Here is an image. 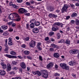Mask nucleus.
Wrapping results in <instances>:
<instances>
[{
    "mask_svg": "<svg viewBox=\"0 0 79 79\" xmlns=\"http://www.w3.org/2000/svg\"><path fill=\"white\" fill-rule=\"evenodd\" d=\"M18 11L19 13L21 14H23L24 13V15L26 16H29L30 15V13H28V12L27 10L23 8H20L18 10Z\"/></svg>",
    "mask_w": 79,
    "mask_h": 79,
    "instance_id": "nucleus-1",
    "label": "nucleus"
},
{
    "mask_svg": "<svg viewBox=\"0 0 79 79\" xmlns=\"http://www.w3.org/2000/svg\"><path fill=\"white\" fill-rule=\"evenodd\" d=\"M60 66L63 69H65V70L69 69V67L67 66L65 63H60Z\"/></svg>",
    "mask_w": 79,
    "mask_h": 79,
    "instance_id": "nucleus-2",
    "label": "nucleus"
},
{
    "mask_svg": "<svg viewBox=\"0 0 79 79\" xmlns=\"http://www.w3.org/2000/svg\"><path fill=\"white\" fill-rule=\"evenodd\" d=\"M55 24H56V23H55L53 24V27L52 28V30L53 31H56L57 30H58L59 29V28L57 25H55Z\"/></svg>",
    "mask_w": 79,
    "mask_h": 79,
    "instance_id": "nucleus-3",
    "label": "nucleus"
},
{
    "mask_svg": "<svg viewBox=\"0 0 79 79\" xmlns=\"http://www.w3.org/2000/svg\"><path fill=\"white\" fill-rule=\"evenodd\" d=\"M48 72L47 70H43V73L42 74V77L44 78H47L48 77Z\"/></svg>",
    "mask_w": 79,
    "mask_h": 79,
    "instance_id": "nucleus-4",
    "label": "nucleus"
},
{
    "mask_svg": "<svg viewBox=\"0 0 79 79\" xmlns=\"http://www.w3.org/2000/svg\"><path fill=\"white\" fill-rule=\"evenodd\" d=\"M14 17H15V19L16 21H19L21 19V17H19V15L17 14H15L14 15Z\"/></svg>",
    "mask_w": 79,
    "mask_h": 79,
    "instance_id": "nucleus-5",
    "label": "nucleus"
},
{
    "mask_svg": "<svg viewBox=\"0 0 79 79\" xmlns=\"http://www.w3.org/2000/svg\"><path fill=\"white\" fill-rule=\"evenodd\" d=\"M68 5L67 4L64 5L62 8V13H64V11H66V12L68 11Z\"/></svg>",
    "mask_w": 79,
    "mask_h": 79,
    "instance_id": "nucleus-6",
    "label": "nucleus"
},
{
    "mask_svg": "<svg viewBox=\"0 0 79 79\" xmlns=\"http://www.w3.org/2000/svg\"><path fill=\"white\" fill-rule=\"evenodd\" d=\"M35 41L32 40L29 43V45L31 47H34L35 45Z\"/></svg>",
    "mask_w": 79,
    "mask_h": 79,
    "instance_id": "nucleus-7",
    "label": "nucleus"
},
{
    "mask_svg": "<svg viewBox=\"0 0 79 79\" xmlns=\"http://www.w3.org/2000/svg\"><path fill=\"white\" fill-rule=\"evenodd\" d=\"M79 52V51L77 49H73L70 51V54H75V53H77Z\"/></svg>",
    "mask_w": 79,
    "mask_h": 79,
    "instance_id": "nucleus-8",
    "label": "nucleus"
},
{
    "mask_svg": "<svg viewBox=\"0 0 79 79\" xmlns=\"http://www.w3.org/2000/svg\"><path fill=\"white\" fill-rule=\"evenodd\" d=\"M47 10H49L50 11H53V10H55V8L53 6H48Z\"/></svg>",
    "mask_w": 79,
    "mask_h": 79,
    "instance_id": "nucleus-9",
    "label": "nucleus"
},
{
    "mask_svg": "<svg viewBox=\"0 0 79 79\" xmlns=\"http://www.w3.org/2000/svg\"><path fill=\"white\" fill-rule=\"evenodd\" d=\"M16 14V13H14L13 15L12 14H11L9 16V18L10 19H15V15Z\"/></svg>",
    "mask_w": 79,
    "mask_h": 79,
    "instance_id": "nucleus-10",
    "label": "nucleus"
},
{
    "mask_svg": "<svg viewBox=\"0 0 79 79\" xmlns=\"http://www.w3.org/2000/svg\"><path fill=\"white\" fill-rule=\"evenodd\" d=\"M32 31L33 33H35L36 34L37 33H38V32H39V29H38V28H35L32 29Z\"/></svg>",
    "mask_w": 79,
    "mask_h": 79,
    "instance_id": "nucleus-11",
    "label": "nucleus"
},
{
    "mask_svg": "<svg viewBox=\"0 0 79 79\" xmlns=\"http://www.w3.org/2000/svg\"><path fill=\"white\" fill-rule=\"evenodd\" d=\"M55 25H57L58 27H60H60H63V23L59 22H56L55 24Z\"/></svg>",
    "mask_w": 79,
    "mask_h": 79,
    "instance_id": "nucleus-12",
    "label": "nucleus"
},
{
    "mask_svg": "<svg viewBox=\"0 0 79 79\" xmlns=\"http://www.w3.org/2000/svg\"><path fill=\"white\" fill-rule=\"evenodd\" d=\"M69 65L70 66H74L76 64V62H74V61H70L69 63Z\"/></svg>",
    "mask_w": 79,
    "mask_h": 79,
    "instance_id": "nucleus-13",
    "label": "nucleus"
},
{
    "mask_svg": "<svg viewBox=\"0 0 79 79\" xmlns=\"http://www.w3.org/2000/svg\"><path fill=\"white\" fill-rule=\"evenodd\" d=\"M9 5L10 6H12V5H13V7H14V8H16V9H18V8H19V6H18L15 4L13 5V3L12 2L10 3Z\"/></svg>",
    "mask_w": 79,
    "mask_h": 79,
    "instance_id": "nucleus-14",
    "label": "nucleus"
},
{
    "mask_svg": "<svg viewBox=\"0 0 79 79\" xmlns=\"http://www.w3.org/2000/svg\"><path fill=\"white\" fill-rule=\"evenodd\" d=\"M7 69L8 71H10L11 69V65L10 63H8L7 65Z\"/></svg>",
    "mask_w": 79,
    "mask_h": 79,
    "instance_id": "nucleus-15",
    "label": "nucleus"
},
{
    "mask_svg": "<svg viewBox=\"0 0 79 79\" xmlns=\"http://www.w3.org/2000/svg\"><path fill=\"white\" fill-rule=\"evenodd\" d=\"M6 73V72L4 70H0V75H1V76H4Z\"/></svg>",
    "mask_w": 79,
    "mask_h": 79,
    "instance_id": "nucleus-16",
    "label": "nucleus"
},
{
    "mask_svg": "<svg viewBox=\"0 0 79 79\" xmlns=\"http://www.w3.org/2000/svg\"><path fill=\"white\" fill-rule=\"evenodd\" d=\"M20 66L23 69H25L26 68V64L24 62H23L21 63Z\"/></svg>",
    "mask_w": 79,
    "mask_h": 79,
    "instance_id": "nucleus-17",
    "label": "nucleus"
},
{
    "mask_svg": "<svg viewBox=\"0 0 79 79\" xmlns=\"http://www.w3.org/2000/svg\"><path fill=\"white\" fill-rule=\"evenodd\" d=\"M53 56L55 58H59L60 57V54L58 53H55L53 54Z\"/></svg>",
    "mask_w": 79,
    "mask_h": 79,
    "instance_id": "nucleus-18",
    "label": "nucleus"
},
{
    "mask_svg": "<svg viewBox=\"0 0 79 79\" xmlns=\"http://www.w3.org/2000/svg\"><path fill=\"white\" fill-rule=\"evenodd\" d=\"M1 66H2L3 69H6V64L4 63V62H1Z\"/></svg>",
    "mask_w": 79,
    "mask_h": 79,
    "instance_id": "nucleus-19",
    "label": "nucleus"
},
{
    "mask_svg": "<svg viewBox=\"0 0 79 79\" xmlns=\"http://www.w3.org/2000/svg\"><path fill=\"white\" fill-rule=\"evenodd\" d=\"M51 47L52 48H58V46L55 44H52L51 45Z\"/></svg>",
    "mask_w": 79,
    "mask_h": 79,
    "instance_id": "nucleus-20",
    "label": "nucleus"
},
{
    "mask_svg": "<svg viewBox=\"0 0 79 79\" xmlns=\"http://www.w3.org/2000/svg\"><path fill=\"white\" fill-rule=\"evenodd\" d=\"M53 63L52 62H50L47 65V66L48 68H50L52 67V66H53Z\"/></svg>",
    "mask_w": 79,
    "mask_h": 79,
    "instance_id": "nucleus-21",
    "label": "nucleus"
},
{
    "mask_svg": "<svg viewBox=\"0 0 79 79\" xmlns=\"http://www.w3.org/2000/svg\"><path fill=\"white\" fill-rule=\"evenodd\" d=\"M64 43L67 44L69 45L70 44V40L68 39H67L66 40L65 42Z\"/></svg>",
    "mask_w": 79,
    "mask_h": 79,
    "instance_id": "nucleus-22",
    "label": "nucleus"
},
{
    "mask_svg": "<svg viewBox=\"0 0 79 79\" xmlns=\"http://www.w3.org/2000/svg\"><path fill=\"white\" fill-rule=\"evenodd\" d=\"M35 19H32L30 21V23H31V24H35Z\"/></svg>",
    "mask_w": 79,
    "mask_h": 79,
    "instance_id": "nucleus-23",
    "label": "nucleus"
},
{
    "mask_svg": "<svg viewBox=\"0 0 79 79\" xmlns=\"http://www.w3.org/2000/svg\"><path fill=\"white\" fill-rule=\"evenodd\" d=\"M2 29H8V26H6V25H3V26H1Z\"/></svg>",
    "mask_w": 79,
    "mask_h": 79,
    "instance_id": "nucleus-24",
    "label": "nucleus"
},
{
    "mask_svg": "<svg viewBox=\"0 0 79 79\" xmlns=\"http://www.w3.org/2000/svg\"><path fill=\"white\" fill-rule=\"evenodd\" d=\"M71 16L72 17H76V16H77V13L74 12L72 14Z\"/></svg>",
    "mask_w": 79,
    "mask_h": 79,
    "instance_id": "nucleus-25",
    "label": "nucleus"
},
{
    "mask_svg": "<svg viewBox=\"0 0 79 79\" xmlns=\"http://www.w3.org/2000/svg\"><path fill=\"white\" fill-rule=\"evenodd\" d=\"M40 22H36L35 23V25L36 26H38L40 25Z\"/></svg>",
    "mask_w": 79,
    "mask_h": 79,
    "instance_id": "nucleus-26",
    "label": "nucleus"
},
{
    "mask_svg": "<svg viewBox=\"0 0 79 79\" xmlns=\"http://www.w3.org/2000/svg\"><path fill=\"white\" fill-rule=\"evenodd\" d=\"M29 51L27 50L25 51L24 52V53L25 55H29Z\"/></svg>",
    "mask_w": 79,
    "mask_h": 79,
    "instance_id": "nucleus-27",
    "label": "nucleus"
},
{
    "mask_svg": "<svg viewBox=\"0 0 79 79\" xmlns=\"http://www.w3.org/2000/svg\"><path fill=\"white\" fill-rule=\"evenodd\" d=\"M57 37L58 39H59L61 37V35H60V33H58L57 34Z\"/></svg>",
    "mask_w": 79,
    "mask_h": 79,
    "instance_id": "nucleus-28",
    "label": "nucleus"
},
{
    "mask_svg": "<svg viewBox=\"0 0 79 79\" xmlns=\"http://www.w3.org/2000/svg\"><path fill=\"white\" fill-rule=\"evenodd\" d=\"M6 56L8 58H13V56L11 55H9L8 54H6Z\"/></svg>",
    "mask_w": 79,
    "mask_h": 79,
    "instance_id": "nucleus-29",
    "label": "nucleus"
},
{
    "mask_svg": "<svg viewBox=\"0 0 79 79\" xmlns=\"http://www.w3.org/2000/svg\"><path fill=\"white\" fill-rule=\"evenodd\" d=\"M64 42H65V41H64V40L63 39H62L58 42V43H64Z\"/></svg>",
    "mask_w": 79,
    "mask_h": 79,
    "instance_id": "nucleus-30",
    "label": "nucleus"
},
{
    "mask_svg": "<svg viewBox=\"0 0 79 79\" xmlns=\"http://www.w3.org/2000/svg\"><path fill=\"white\" fill-rule=\"evenodd\" d=\"M30 28H31V29H32V28H34V24L31 23V24L30 25Z\"/></svg>",
    "mask_w": 79,
    "mask_h": 79,
    "instance_id": "nucleus-31",
    "label": "nucleus"
},
{
    "mask_svg": "<svg viewBox=\"0 0 79 79\" xmlns=\"http://www.w3.org/2000/svg\"><path fill=\"white\" fill-rule=\"evenodd\" d=\"M36 74L38 75V76H41V73L39 71H36Z\"/></svg>",
    "mask_w": 79,
    "mask_h": 79,
    "instance_id": "nucleus-32",
    "label": "nucleus"
},
{
    "mask_svg": "<svg viewBox=\"0 0 79 79\" xmlns=\"http://www.w3.org/2000/svg\"><path fill=\"white\" fill-rule=\"evenodd\" d=\"M29 39H30L29 37H28L26 38H25L24 39V40L25 41H28V40H29Z\"/></svg>",
    "mask_w": 79,
    "mask_h": 79,
    "instance_id": "nucleus-33",
    "label": "nucleus"
},
{
    "mask_svg": "<svg viewBox=\"0 0 79 79\" xmlns=\"http://www.w3.org/2000/svg\"><path fill=\"white\" fill-rule=\"evenodd\" d=\"M49 51L50 52H54L55 49H54V48H49Z\"/></svg>",
    "mask_w": 79,
    "mask_h": 79,
    "instance_id": "nucleus-34",
    "label": "nucleus"
},
{
    "mask_svg": "<svg viewBox=\"0 0 79 79\" xmlns=\"http://www.w3.org/2000/svg\"><path fill=\"white\" fill-rule=\"evenodd\" d=\"M12 64H13V65H16L17 64V62L15 61H14L12 62Z\"/></svg>",
    "mask_w": 79,
    "mask_h": 79,
    "instance_id": "nucleus-35",
    "label": "nucleus"
},
{
    "mask_svg": "<svg viewBox=\"0 0 79 79\" xmlns=\"http://www.w3.org/2000/svg\"><path fill=\"white\" fill-rule=\"evenodd\" d=\"M8 44L10 46H11L13 45V42H8Z\"/></svg>",
    "mask_w": 79,
    "mask_h": 79,
    "instance_id": "nucleus-36",
    "label": "nucleus"
},
{
    "mask_svg": "<svg viewBox=\"0 0 79 79\" xmlns=\"http://www.w3.org/2000/svg\"><path fill=\"white\" fill-rule=\"evenodd\" d=\"M3 35L6 36L8 35V33L7 32H4L3 33Z\"/></svg>",
    "mask_w": 79,
    "mask_h": 79,
    "instance_id": "nucleus-37",
    "label": "nucleus"
},
{
    "mask_svg": "<svg viewBox=\"0 0 79 79\" xmlns=\"http://www.w3.org/2000/svg\"><path fill=\"white\" fill-rule=\"evenodd\" d=\"M12 42V39L10 37L8 39V42Z\"/></svg>",
    "mask_w": 79,
    "mask_h": 79,
    "instance_id": "nucleus-38",
    "label": "nucleus"
},
{
    "mask_svg": "<svg viewBox=\"0 0 79 79\" xmlns=\"http://www.w3.org/2000/svg\"><path fill=\"white\" fill-rule=\"evenodd\" d=\"M10 74L13 75V74H15V73L14 71H12L9 73Z\"/></svg>",
    "mask_w": 79,
    "mask_h": 79,
    "instance_id": "nucleus-39",
    "label": "nucleus"
},
{
    "mask_svg": "<svg viewBox=\"0 0 79 79\" xmlns=\"http://www.w3.org/2000/svg\"><path fill=\"white\" fill-rule=\"evenodd\" d=\"M53 14L50 13L49 14L48 16L50 17V18H51L52 17H53Z\"/></svg>",
    "mask_w": 79,
    "mask_h": 79,
    "instance_id": "nucleus-40",
    "label": "nucleus"
},
{
    "mask_svg": "<svg viewBox=\"0 0 79 79\" xmlns=\"http://www.w3.org/2000/svg\"><path fill=\"white\" fill-rule=\"evenodd\" d=\"M54 34V32H51L49 33V35L50 36H52Z\"/></svg>",
    "mask_w": 79,
    "mask_h": 79,
    "instance_id": "nucleus-41",
    "label": "nucleus"
},
{
    "mask_svg": "<svg viewBox=\"0 0 79 79\" xmlns=\"http://www.w3.org/2000/svg\"><path fill=\"white\" fill-rule=\"evenodd\" d=\"M76 22L77 25H79V20L78 19L76 20Z\"/></svg>",
    "mask_w": 79,
    "mask_h": 79,
    "instance_id": "nucleus-42",
    "label": "nucleus"
},
{
    "mask_svg": "<svg viewBox=\"0 0 79 79\" xmlns=\"http://www.w3.org/2000/svg\"><path fill=\"white\" fill-rule=\"evenodd\" d=\"M10 54H11V55H15V54H16V52L14 51H11L10 52Z\"/></svg>",
    "mask_w": 79,
    "mask_h": 79,
    "instance_id": "nucleus-43",
    "label": "nucleus"
},
{
    "mask_svg": "<svg viewBox=\"0 0 79 79\" xmlns=\"http://www.w3.org/2000/svg\"><path fill=\"white\" fill-rule=\"evenodd\" d=\"M39 60L41 61H43V59H42V56H40L39 57Z\"/></svg>",
    "mask_w": 79,
    "mask_h": 79,
    "instance_id": "nucleus-44",
    "label": "nucleus"
},
{
    "mask_svg": "<svg viewBox=\"0 0 79 79\" xmlns=\"http://www.w3.org/2000/svg\"><path fill=\"white\" fill-rule=\"evenodd\" d=\"M60 75V74L58 73H56L54 74V76H59Z\"/></svg>",
    "mask_w": 79,
    "mask_h": 79,
    "instance_id": "nucleus-45",
    "label": "nucleus"
},
{
    "mask_svg": "<svg viewBox=\"0 0 79 79\" xmlns=\"http://www.w3.org/2000/svg\"><path fill=\"white\" fill-rule=\"evenodd\" d=\"M9 48V47H6L4 49V50L5 51V52H7V51H8V50Z\"/></svg>",
    "mask_w": 79,
    "mask_h": 79,
    "instance_id": "nucleus-46",
    "label": "nucleus"
},
{
    "mask_svg": "<svg viewBox=\"0 0 79 79\" xmlns=\"http://www.w3.org/2000/svg\"><path fill=\"white\" fill-rule=\"evenodd\" d=\"M41 45V43H38L37 44V45L36 46V47H40V45Z\"/></svg>",
    "mask_w": 79,
    "mask_h": 79,
    "instance_id": "nucleus-47",
    "label": "nucleus"
},
{
    "mask_svg": "<svg viewBox=\"0 0 79 79\" xmlns=\"http://www.w3.org/2000/svg\"><path fill=\"white\" fill-rule=\"evenodd\" d=\"M15 79H21V77H15Z\"/></svg>",
    "mask_w": 79,
    "mask_h": 79,
    "instance_id": "nucleus-48",
    "label": "nucleus"
},
{
    "mask_svg": "<svg viewBox=\"0 0 79 79\" xmlns=\"http://www.w3.org/2000/svg\"><path fill=\"white\" fill-rule=\"evenodd\" d=\"M49 40V37L47 36L45 38V40Z\"/></svg>",
    "mask_w": 79,
    "mask_h": 79,
    "instance_id": "nucleus-49",
    "label": "nucleus"
},
{
    "mask_svg": "<svg viewBox=\"0 0 79 79\" xmlns=\"http://www.w3.org/2000/svg\"><path fill=\"white\" fill-rule=\"evenodd\" d=\"M22 1H23V0H17V2L18 3H21Z\"/></svg>",
    "mask_w": 79,
    "mask_h": 79,
    "instance_id": "nucleus-50",
    "label": "nucleus"
},
{
    "mask_svg": "<svg viewBox=\"0 0 79 79\" xmlns=\"http://www.w3.org/2000/svg\"><path fill=\"white\" fill-rule=\"evenodd\" d=\"M26 4L27 5H31V3L29 2H27Z\"/></svg>",
    "mask_w": 79,
    "mask_h": 79,
    "instance_id": "nucleus-51",
    "label": "nucleus"
},
{
    "mask_svg": "<svg viewBox=\"0 0 79 79\" xmlns=\"http://www.w3.org/2000/svg\"><path fill=\"white\" fill-rule=\"evenodd\" d=\"M71 23L72 24H74L75 23V21L73 20H71Z\"/></svg>",
    "mask_w": 79,
    "mask_h": 79,
    "instance_id": "nucleus-52",
    "label": "nucleus"
},
{
    "mask_svg": "<svg viewBox=\"0 0 79 79\" xmlns=\"http://www.w3.org/2000/svg\"><path fill=\"white\" fill-rule=\"evenodd\" d=\"M69 18H70V16H68L66 17V18L65 19H66V20L68 19H69Z\"/></svg>",
    "mask_w": 79,
    "mask_h": 79,
    "instance_id": "nucleus-53",
    "label": "nucleus"
},
{
    "mask_svg": "<svg viewBox=\"0 0 79 79\" xmlns=\"http://www.w3.org/2000/svg\"><path fill=\"white\" fill-rule=\"evenodd\" d=\"M27 57L28 59H29V60H32V57H31L30 56H27Z\"/></svg>",
    "mask_w": 79,
    "mask_h": 79,
    "instance_id": "nucleus-54",
    "label": "nucleus"
},
{
    "mask_svg": "<svg viewBox=\"0 0 79 79\" xmlns=\"http://www.w3.org/2000/svg\"><path fill=\"white\" fill-rule=\"evenodd\" d=\"M13 69L14 70H17V69H18V68L17 67H13Z\"/></svg>",
    "mask_w": 79,
    "mask_h": 79,
    "instance_id": "nucleus-55",
    "label": "nucleus"
},
{
    "mask_svg": "<svg viewBox=\"0 0 79 79\" xmlns=\"http://www.w3.org/2000/svg\"><path fill=\"white\" fill-rule=\"evenodd\" d=\"M37 48H38L39 49V50H42V48H40V46H39L38 47H37Z\"/></svg>",
    "mask_w": 79,
    "mask_h": 79,
    "instance_id": "nucleus-56",
    "label": "nucleus"
},
{
    "mask_svg": "<svg viewBox=\"0 0 79 79\" xmlns=\"http://www.w3.org/2000/svg\"><path fill=\"white\" fill-rule=\"evenodd\" d=\"M15 26H16V24H15V23H14L12 24V26L13 27H15Z\"/></svg>",
    "mask_w": 79,
    "mask_h": 79,
    "instance_id": "nucleus-57",
    "label": "nucleus"
},
{
    "mask_svg": "<svg viewBox=\"0 0 79 79\" xmlns=\"http://www.w3.org/2000/svg\"><path fill=\"white\" fill-rule=\"evenodd\" d=\"M17 56L19 58H20V59H23V57L20 56Z\"/></svg>",
    "mask_w": 79,
    "mask_h": 79,
    "instance_id": "nucleus-58",
    "label": "nucleus"
},
{
    "mask_svg": "<svg viewBox=\"0 0 79 79\" xmlns=\"http://www.w3.org/2000/svg\"><path fill=\"white\" fill-rule=\"evenodd\" d=\"M32 73L34 75H35V74H37V72H33Z\"/></svg>",
    "mask_w": 79,
    "mask_h": 79,
    "instance_id": "nucleus-59",
    "label": "nucleus"
},
{
    "mask_svg": "<svg viewBox=\"0 0 79 79\" xmlns=\"http://www.w3.org/2000/svg\"><path fill=\"white\" fill-rule=\"evenodd\" d=\"M57 15L53 14V17L54 18H56L57 17Z\"/></svg>",
    "mask_w": 79,
    "mask_h": 79,
    "instance_id": "nucleus-60",
    "label": "nucleus"
},
{
    "mask_svg": "<svg viewBox=\"0 0 79 79\" xmlns=\"http://www.w3.org/2000/svg\"><path fill=\"white\" fill-rule=\"evenodd\" d=\"M26 27H27V29H29V24H26Z\"/></svg>",
    "mask_w": 79,
    "mask_h": 79,
    "instance_id": "nucleus-61",
    "label": "nucleus"
},
{
    "mask_svg": "<svg viewBox=\"0 0 79 79\" xmlns=\"http://www.w3.org/2000/svg\"><path fill=\"white\" fill-rule=\"evenodd\" d=\"M15 39L17 40H19V37L18 36H16L15 37Z\"/></svg>",
    "mask_w": 79,
    "mask_h": 79,
    "instance_id": "nucleus-62",
    "label": "nucleus"
},
{
    "mask_svg": "<svg viewBox=\"0 0 79 79\" xmlns=\"http://www.w3.org/2000/svg\"><path fill=\"white\" fill-rule=\"evenodd\" d=\"M19 71L20 72H21H21L23 71V69H22V68H20L19 69Z\"/></svg>",
    "mask_w": 79,
    "mask_h": 79,
    "instance_id": "nucleus-63",
    "label": "nucleus"
},
{
    "mask_svg": "<svg viewBox=\"0 0 79 79\" xmlns=\"http://www.w3.org/2000/svg\"><path fill=\"white\" fill-rule=\"evenodd\" d=\"M7 43H5V46L6 47H8V46L7 44Z\"/></svg>",
    "mask_w": 79,
    "mask_h": 79,
    "instance_id": "nucleus-64",
    "label": "nucleus"
}]
</instances>
